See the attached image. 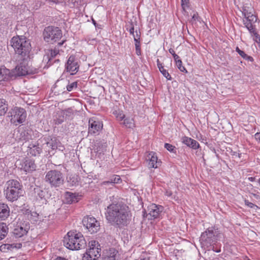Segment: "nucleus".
Listing matches in <instances>:
<instances>
[{"label":"nucleus","instance_id":"f257e3e1","mask_svg":"<svg viewBox=\"0 0 260 260\" xmlns=\"http://www.w3.org/2000/svg\"><path fill=\"white\" fill-rule=\"evenodd\" d=\"M105 216L108 222L114 226L121 228L130 222L132 214L128 206L118 202L113 203L107 207Z\"/></svg>","mask_w":260,"mask_h":260},{"label":"nucleus","instance_id":"f03ea898","mask_svg":"<svg viewBox=\"0 0 260 260\" xmlns=\"http://www.w3.org/2000/svg\"><path fill=\"white\" fill-rule=\"evenodd\" d=\"M4 192L7 200L13 202L23 196V189L18 181L11 179L6 182Z\"/></svg>","mask_w":260,"mask_h":260},{"label":"nucleus","instance_id":"7ed1b4c3","mask_svg":"<svg viewBox=\"0 0 260 260\" xmlns=\"http://www.w3.org/2000/svg\"><path fill=\"white\" fill-rule=\"evenodd\" d=\"M63 243L68 249L74 250L84 248L86 245V242L81 233L70 231L64 237Z\"/></svg>","mask_w":260,"mask_h":260},{"label":"nucleus","instance_id":"20e7f679","mask_svg":"<svg viewBox=\"0 0 260 260\" xmlns=\"http://www.w3.org/2000/svg\"><path fill=\"white\" fill-rule=\"evenodd\" d=\"M220 231L215 227H210L202 233L200 241L201 244L208 247L215 244L221 237Z\"/></svg>","mask_w":260,"mask_h":260},{"label":"nucleus","instance_id":"39448f33","mask_svg":"<svg viewBox=\"0 0 260 260\" xmlns=\"http://www.w3.org/2000/svg\"><path fill=\"white\" fill-rule=\"evenodd\" d=\"M11 43L15 52L19 55L24 56L29 52L30 43L23 36L13 37Z\"/></svg>","mask_w":260,"mask_h":260},{"label":"nucleus","instance_id":"423d86ee","mask_svg":"<svg viewBox=\"0 0 260 260\" xmlns=\"http://www.w3.org/2000/svg\"><path fill=\"white\" fill-rule=\"evenodd\" d=\"M45 181L51 187H59L63 184L64 178L62 173L58 170H52L46 173Z\"/></svg>","mask_w":260,"mask_h":260},{"label":"nucleus","instance_id":"0eeeda50","mask_svg":"<svg viewBox=\"0 0 260 260\" xmlns=\"http://www.w3.org/2000/svg\"><path fill=\"white\" fill-rule=\"evenodd\" d=\"M62 36V31L57 27L48 26L43 31L44 40L51 44L59 41Z\"/></svg>","mask_w":260,"mask_h":260},{"label":"nucleus","instance_id":"6e6552de","mask_svg":"<svg viewBox=\"0 0 260 260\" xmlns=\"http://www.w3.org/2000/svg\"><path fill=\"white\" fill-rule=\"evenodd\" d=\"M9 116L11 118V122L17 125L25 120L26 113L23 108L15 107L9 112Z\"/></svg>","mask_w":260,"mask_h":260},{"label":"nucleus","instance_id":"1a4fd4ad","mask_svg":"<svg viewBox=\"0 0 260 260\" xmlns=\"http://www.w3.org/2000/svg\"><path fill=\"white\" fill-rule=\"evenodd\" d=\"M82 222L91 234L96 233L100 230V222L93 217H85Z\"/></svg>","mask_w":260,"mask_h":260},{"label":"nucleus","instance_id":"9d476101","mask_svg":"<svg viewBox=\"0 0 260 260\" xmlns=\"http://www.w3.org/2000/svg\"><path fill=\"white\" fill-rule=\"evenodd\" d=\"M17 163L18 168L25 172H30L35 170L36 168L34 160L29 158L17 161Z\"/></svg>","mask_w":260,"mask_h":260},{"label":"nucleus","instance_id":"9b49d317","mask_svg":"<svg viewBox=\"0 0 260 260\" xmlns=\"http://www.w3.org/2000/svg\"><path fill=\"white\" fill-rule=\"evenodd\" d=\"M79 67L75 56L73 55L70 56L66 64L67 71L70 72L71 75H75L78 72Z\"/></svg>","mask_w":260,"mask_h":260},{"label":"nucleus","instance_id":"f8f14e48","mask_svg":"<svg viewBox=\"0 0 260 260\" xmlns=\"http://www.w3.org/2000/svg\"><path fill=\"white\" fill-rule=\"evenodd\" d=\"M88 133L91 135L96 134L103 128V123L100 121L95 120L94 118L89 120Z\"/></svg>","mask_w":260,"mask_h":260},{"label":"nucleus","instance_id":"ddd939ff","mask_svg":"<svg viewBox=\"0 0 260 260\" xmlns=\"http://www.w3.org/2000/svg\"><path fill=\"white\" fill-rule=\"evenodd\" d=\"M163 209L164 207L161 206L151 204L147 207L148 215L153 219L158 218Z\"/></svg>","mask_w":260,"mask_h":260},{"label":"nucleus","instance_id":"4468645a","mask_svg":"<svg viewBox=\"0 0 260 260\" xmlns=\"http://www.w3.org/2000/svg\"><path fill=\"white\" fill-rule=\"evenodd\" d=\"M101 256V248L88 249L83 256V260H98Z\"/></svg>","mask_w":260,"mask_h":260},{"label":"nucleus","instance_id":"2eb2a0df","mask_svg":"<svg viewBox=\"0 0 260 260\" xmlns=\"http://www.w3.org/2000/svg\"><path fill=\"white\" fill-rule=\"evenodd\" d=\"M257 21V18L253 14L244 17L243 22L245 26L248 29L251 33L255 32L254 23Z\"/></svg>","mask_w":260,"mask_h":260},{"label":"nucleus","instance_id":"dca6fc26","mask_svg":"<svg viewBox=\"0 0 260 260\" xmlns=\"http://www.w3.org/2000/svg\"><path fill=\"white\" fill-rule=\"evenodd\" d=\"M0 78L4 81H9L15 78V73L13 70L10 71L4 66L0 67Z\"/></svg>","mask_w":260,"mask_h":260},{"label":"nucleus","instance_id":"f3484780","mask_svg":"<svg viewBox=\"0 0 260 260\" xmlns=\"http://www.w3.org/2000/svg\"><path fill=\"white\" fill-rule=\"evenodd\" d=\"M181 141L184 144L193 149H197L200 147L199 143L196 140L186 136L183 137Z\"/></svg>","mask_w":260,"mask_h":260},{"label":"nucleus","instance_id":"a211bd4d","mask_svg":"<svg viewBox=\"0 0 260 260\" xmlns=\"http://www.w3.org/2000/svg\"><path fill=\"white\" fill-rule=\"evenodd\" d=\"M27 152L31 156H37L40 154L42 148H40L37 142L31 143L28 146Z\"/></svg>","mask_w":260,"mask_h":260},{"label":"nucleus","instance_id":"6ab92c4d","mask_svg":"<svg viewBox=\"0 0 260 260\" xmlns=\"http://www.w3.org/2000/svg\"><path fill=\"white\" fill-rule=\"evenodd\" d=\"M148 159L149 160L148 166L151 168H157L159 165L160 162L158 161L156 153L150 152L148 155Z\"/></svg>","mask_w":260,"mask_h":260},{"label":"nucleus","instance_id":"aec40b11","mask_svg":"<svg viewBox=\"0 0 260 260\" xmlns=\"http://www.w3.org/2000/svg\"><path fill=\"white\" fill-rule=\"evenodd\" d=\"M20 243L4 244L0 246V250L3 252H8L14 248L19 249L21 247Z\"/></svg>","mask_w":260,"mask_h":260},{"label":"nucleus","instance_id":"412c9836","mask_svg":"<svg viewBox=\"0 0 260 260\" xmlns=\"http://www.w3.org/2000/svg\"><path fill=\"white\" fill-rule=\"evenodd\" d=\"M13 72L15 73V78L17 76H24L27 74V68L22 63L17 66Z\"/></svg>","mask_w":260,"mask_h":260},{"label":"nucleus","instance_id":"4be33fe9","mask_svg":"<svg viewBox=\"0 0 260 260\" xmlns=\"http://www.w3.org/2000/svg\"><path fill=\"white\" fill-rule=\"evenodd\" d=\"M10 215V209L7 204L0 203V219L5 220Z\"/></svg>","mask_w":260,"mask_h":260},{"label":"nucleus","instance_id":"5701e85b","mask_svg":"<svg viewBox=\"0 0 260 260\" xmlns=\"http://www.w3.org/2000/svg\"><path fill=\"white\" fill-rule=\"evenodd\" d=\"M64 197L66 202L68 204H72L78 201V196L70 192H66Z\"/></svg>","mask_w":260,"mask_h":260},{"label":"nucleus","instance_id":"b1692460","mask_svg":"<svg viewBox=\"0 0 260 260\" xmlns=\"http://www.w3.org/2000/svg\"><path fill=\"white\" fill-rule=\"evenodd\" d=\"M60 143L57 141L56 138H53L50 141L47 142V146L52 150L57 148H59V149L60 150L61 149L59 148L60 147Z\"/></svg>","mask_w":260,"mask_h":260},{"label":"nucleus","instance_id":"393cba45","mask_svg":"<svg viewBox=\"0 0 260 260\" xmlns=\"http://www.w3.org/2000/svg\"><path fill=\"white\" fill-rule=\"evenodd\" d=\"M9 228L6 223L0 222V240L3 239L8 234Z\"/></svg>","mask_w":260,"mask_h":260},{"label":"nucleus","instance_id":"a878e982","mask_svg":"<svg viewBox=\"0 0 260 260\" xmlns=\"http://www.w3.org/2000/svg\"><path fill=\"white\" fill-rule=\"evenodd\" d=\"M27 231L22 226L16 228L13 232L14 234L16 237H21L26 234Z\"/></svg>","mask_w":260,"mask_h":260},{"label":"nucleus","instance_id":"bb28decb","mask_svg":"<svg viewBox=\"0 0 260 260\" xmlns=\"http://www.w3.org/2000/svg\"><path fill=\"white\" fill-rule=\"evenodd\" d=\"M5 103V100L0 99V116L5 115L8 110L7 105Z\"/></svg>","mask_w":260,"mask_h":260},{"label":"nucleus","instance_id":"cd10ccee","mask_svg":"<svg viewBox=\"0 0 260 260\" xmlns=\"http://www.w3.org/2000/svg\"><path fill=\"white\" fill-rule=\"evenodd\" d=\"M123 124L128 128H133L135 126L134 119L133 118L127 117L124 118Z\"/></svg>","mask_w":260,"mask_h":260},{"label":"nucleus","instance_id":"c85d7f7f","mask_svg":"<svg viewBox=\"0 0 260 260\" xmlns=\"http://www.w3.org/2000/svg\"><path fill=\"white\" fill-rule=\"evenodd\" d=\"M242 14L244 17L253 14L252 10L250 7L244 6L242 8Z\"/></svg>","mask_w":260,"mask_h":260},{"label":"nucleus","instance_id":"c756f323","mask_svg":"<svg viewBox=\"0 0 260 260\" xmlns=\"http://www.w3.org/2000/svg\"><path fill=\"white\" fill-rule=\"evenodd\" d=\"M113 114L116 116L117 119L119 121H122L125 118L124 114L122 113V111H115L113 112Z\"/></svg>","mask_w":260,"mask_h":260},{"label":"nucleus","instance_id":"7c9ffc66","mask_svg":"<svg viewBox=\"0 0 260 260\" xmlns=\"http://www.w3.org/2000/svg\"><path fill=\"white\" fill-rule=\"evenodd\" d=\"M121 181L119 176L114 175L110 178L111 184L113 185L115 183H119Z\"/></svg>","mask_w":260,"mask_h":260},{"label":"nucleus","instance_id":"2f4dec72","mask_svg":"<svg viewBox=\"0 0 260 260\" xmlns=\"http://www.w3.org/2000/svg\"><path fill=\"white\" fill-rule=\"evenodd\" d=\"M49 52L50 58H54L59 54V50L58 48H55L49 50ZM49 60L51 61V58H49Z\"/></svg>","mask_w":260,"mask_h":260},{"label":"nucleus","instance_id":"473e14b6","mask_svg":"<svg viewBox=\"0 0 260 260\" xmlns=\"http://www.w3.org/2000/svg\"><path fill=\"white\" fill-rule=\"evenodd\" d=\"M27 217L30 220H32L34 221L38 220V214L35 212H28Z\"/></svg>","mask_w":260,"mask_h":260},{"label":"nucleus","instance_id":"72a5a7b5","mask_svg":"<svg viewBox=\"0 0 260 260\" xmlns=\"http://www.w3.org/2000/svg\"><path fill=\"white\" fill-rule=\"evenodd\" d=\"M164 146L165 148L167 149L169 151L176 153V148L174 146L169 143H165Z\"/></svg>","mask_w":260,"mask_h":260},{"label":"nucleus","instance_id":"f704fd0d","mask_svg":"<svg viewBox=\"0 0 260 260\" xmlns=\"http://www.w3.org/2000/svg\"><path fill=\"white\" fill-rule=\"evenodd\" d=\"M77 82H74L67 86V89L68 91H71L77 88Z\"/></svg>","mask_w":260,"mask_h":260},{"label":"nucleus","instance_id":"c9c22d12","mask_svg":"<svg viewBox=\"0 0 260 260\" xmlns=\"http://www.w3.org/2000/svg\"><path fill=\"white\" fill-rule=\"evenodd\" d=\"M100 245L98 242L96 241H91L89 242V248L88 249H94V248L100 247Z\"/></svg>","mask_w":260,"mask_h":260},{"label":"nucleus","instance_id":"e433bc0d","mask_svg":"<svg viewBox=\"0 0 260 260\" xmlns=\"http://www.w3.org/2000/svg\"><path fill=\"white\" fill-rule=\"evenodd\" d=\"M176 66L181 72L187 73V71L186 69L182 66V62L181 60H177Z\"/></svg>","mask_w":260,"mask_h":260},{"label":"nucleus","instance_id":"4c0bfd02","mask_svg":"<svg viewBox=\"0 0 260 260\" xmlns=\"http://www.w3.org/2000/svg\"><path fill=\"white\" fill-rule=\"evenodd\" d=\"M159 71L163 75V76L165 78H166L168 80H171L172 77H171V75L169 74L168 72L166 69L163 68L162 69L160 70Z\"/></svg>","mask_w":260,"mask_h":260},{"label":"nucleus","instance_id":"58836bf2","mask_svg":"<svg viewBox=\"0 0 260 260\" xmlns=\"http://www.w3.org/2000/svg\"><path fill=\"white\" fill-rule=\"evenodd\" d=\"M244 202H245V204L250 208H254L255 207H256V208H258L257 206L249 202L248 200H245L244 201Z\"/></svg>","mask_w":260,"mask_h":260},{"label":"nucleus","instance_id":"ea45409f","mask_svg":"<svg viewBox=\"0 0 260 260\" xmlns=\"http://www.w3.org/2000/svg\"><path fill=\"white\" fill-rule=\"evenodd\" d=\"M133 37H134V41L140 40V31H139L137 30H136L135 31V34L134 33V35H133Z\"/></svg>","mask_w":260,"mask_h":260},{"label":"nucleus","instance_id":"a19ab883","mask_svg":"<svg viewBox=\"0 0 260 260\" xmlns=\"http://www.w3.org/2000/svg\"><path fill=\"white\" fill-rule=\"evenodd\" d=\"M236 51L238 53V54L243 58L245 56L246 54L243 51L240 50L238 47L236 48Z\"/></svg>","mask_w":260,"mask_h":260},{"label":"nucleus","instance_id":"79ce46f5","mask_svg":"<svg viewBox=\"0 0 260 260\" xmlns=\"http://www.w3.org/2000/svg\"><path fill=\"white\" fill-rule=\"evenodd\" d=\"M103 260H116L115 256L114 255L106 256L103 258Z\"/></svg>","mask_w":260,"mask_h":260},{"label":"nucleus","instance_id":"37998d69","mask_svg":"<svg viewBox=\"0 0 260 260\" xmlns=\"http://www.w3.org/2000/svg\"><path fill=\"white\" fill-rule=\"evenodd\" d=\"M188 2L189 0H181V5L183 9H184L185 7L188 6Z\"/></svg>","mask_w":260,"mask_h":260},{"label":"nucleus","instance_id":"c03bdc74","mask_svg":"<svg viewBox=\"0 0 260 260\" xmlns=\"http://www.w3.org/2000/svg\"><path fill=\"white\" fill-rule=\"evenodd\" d=\"M49 5H53L58 3V0H45Z\"/></svg>","mask_w":260,"mask_h":260},{"label":"nucleus","instance_id":"a18cd8bd","mask_svg":"<svg viewBox=\"0 0 260 260\" xmlns=\"http://www.w3.org/2000/svg\"><path fill=\"white\" fill-rule=\"evenodd\" d=\"M136 53L137 55L140 56L141 54V46L136 47Z\"/></svg>","mask_w":260,"mask_h":260},{"label":"nucleus","instance_id":"49530a36","mask_svg":"<svg viewBox=\"0 0 260 260\" xmlns=\"http://www.w3.org/2000/svg\"><path fill=\"white\" fill-rule=\"evenodd\" d=\"M157 66L158 68L159 69V70H161L163 68H164L162 63L159 61L158 59H157Z\"/></svg>","mask_w":260,"mask_h":260},{"label":"nucleus","instance_id":"de8ad7c7","mask_svg":"<svg viewBox=\"0 0 260 260\" xmlns=\"http://www.w3.org/2000/svg\"><path fill=\"white\" fill-rule=\"evenodd\" d=\"M243 58L251 62L253 61V58L251 56L247 55V54L245 55V56H244Z\"/></svg>","mask_w":260,"mask_h":260},{"label":"nucleus","instance_id":"09e8293b","mask_svg":"<svg viewBox=\"0 0 260 260\" xmlns=\"http://www.w3.org/2000/svg\"><path fill=\"white\" fill-rule=\"evenodd\" d=\"M254 137L255 139L258 141V142L260 144V133H256L254 135Z\"/></svg>","mask_w":260,"mask_h":260},{"label":"nucleus","instance_id":"8fccbe9b","mask_svg":"<svg viewBox=\"0 0 260 260\" xmlns=\"http://www.w3.org/2000/svg\"><path fill=\"white\" fill-rule=\"evenodd\" d=\"M73 178L74 179V180L73 181V183H72V185H76V184L78 183V176H76V177H73Z\"/></svg>","mask_w":260,"mask_h":260},{"label":"nucleus","instance_id":"3c124183","mask_svg":"<svg viewBox=\"0 0 260 260\" xmlns=\"http://www.w3.org/2000/svg\"><path fill=\"white\" fill-rule=\"evenodd\" d=\"M131 25H132V26L129 29V32L131 35H133L135 33L134 27L132 24H131Z\"/></svg>","mask_w":260,"mask_h":260},{"label":"nucleus","instance_id":"603ef678","mask_svg":"<svg viewBox=\"0 0 260 260\" xmlns=\"http://www.w3.org/2000/svg\"><path fill=\"white\" fill-rule=\"evenodd\" d=\"M110 181V179L108 181H103L102 183V185H107L111 184V182Z\"/></svg>","mask_w":260,"mask_h":260},{"label":"nucleus","instance_id":"864d4df0","mask_svg":"<svg viewBox=\"0 0 260 260\" xmlns=\"http://www.w3.org/2000/svg\"><path fill=\"white\" fill-rule=\"evenodd\" d=\"M135 41V47L141 46L140 40H136V41Z\"/></svg>","mask_w":260,"mask_h":260},{"label":"nucleus","instance_id":"5fc2aeb1","mask_svg":"<svg viewBox=\"0 0 260 260\" xmlns=\"http://www.w3.org/2000/svg\"><path fill=\"white\" fill-rule=\"evenodd\" d=\"M169 52L173 55V56H174V55H175L176 54L175 53V51L174 50V49H172V48H170L169 50Z\"/></svg>","mask_w":260,"mask_h":260},{"label":"nucleus","instance_id":"6e6d98bb","mask_svg":"<svg viewBox=\"0 0 260 260\" xmlns=\"http://www.w3.org/2000/svg\"><path fill=\"white\" fill-rule=\"evenodd\" d=\"M173 58H174V60H175L176 63L177 62V60H181V59H179V56L177 54H176L175 55H174L173 56Z\"/></svg>","mask_w":260,"mask_h":260},{"label":"nucleus","instance_id":"4d7b16f0","mask_svg":"<svg viewBox=\"0 0 260 260\" xmlns=\"http://www.w3.org/2000/svg\"><path fill=\"white\" fill-rule=\"evenodd\" d=\"M172 193L171 191H168V190H167L165 192V195L168 196V197H170L171 196Z\"/></svg>","mask_w":260,"mask_h":260},{"label":"nucleus","instance_id":"13d9d810","mask_svg":"<svg viewBox=\"0 0 260 260\" xmlns=\"http://www.w3.org/2000/svg\"><path fill=\"white\" fill-rule=\"evenodd\" d=\"M234 155H235L236 156H237L239 158H240L241 154V153H237L236 152H234Z\"/></svg>","mask_w":260,"mask_h":260},{"label":"nucleus","instance_id":"bf43d9fd","mask_svg":"<svg viewBox=\"0 0 260 260\" xmlns=\"http://www.w3.org/2000/svg\"><path fill=\"white\" fill-rule=\"evenodd\" d=\"M65 41H66V40H63V41H62V42L58 43V45L59 46H61L65 42Z\"/></svg>","mask_w":260,"mask_h":260},{"label":"nucleus","instance_id":"052dcab7","mask_svg":"<svg viewBox=\"0 0 260 260\" xmlns=\"http://www.w3.org/2000/svg\"><path fill=\"white\" fill-rule=\"evenodd\" d=\"M56 260H68V259H67L64 258H62V257H59L57 258Z\"/></svg>","mask_w":260,"mask_h":260},{"label":"nucleus","instance_id":"680f3d73","mask_svg":"<svg viewBox=\"0 0 260 260\" xmlns=\"http://www.w3.org/2000/svg\"><path fill=\"white\" fill-rule=\"evenodd\" d=\"M92 23H93V24L94 25V26H95V27H96V21H95L94 20H93V19H92Z\"/></svg>","mask_w":260,"mask_h":260},{"label":"nucleus","instance_id":"e2e57ef3","mask_svg":"<svg viewBox=\"0 0 260 260\" xmlns=\"http://www.w3.org/2000/svg\"><path fill=\"white\" fill-rule=\"evenodd\" d=\"M62 122V120H60V121H56V124H60L61 123V122Z\"/></svg>","mask_w":260,"mask_h":260},{"label":"nucleus","instance_id":"0e129e2a","mask_svg":"<svg viewBox=\"0 0 260 260\" xmlns=\"http://www.w3.org/2000/svg\"><path fill=\"white\" fill-rule=\"evenodd\" d=\"M216 252H220V250L217 249V250H214Z\"/></svg>","mask_w":260,"mask_h":260},{"label":"nucleus","instance_id":"69168bd1","mask_svg":"<svg viewBox=\"0 0 260 260\" xmlns=\"http://www.w3.org/2000/svg\"><path fill=\"white\" fill-rule=\"evenodd\" d=\"M196 17V15L194 14L193 16H192V18L195 19Z\"/></svg>","mask_w":260,"mask_h":260},{"label":"nucleus","instance_id":"338daca9","mask_svg":"<svg viewBox=\"0 0 260 260\" xmlns=\"http://www.w3.org/2000/svg\"><path fill=\"white\" fill-rule=\"evenodd\" d=\"M249 179H250L251 181H252L253 180V178H252V177L249 178Z\"/></svg>","mask_w":260,"mask_h":260},{"label":"nucleus","instance_id":"774afa93","mask_svg":"<svg viewBox=\"0 0 260 260\" xmlns=\"http://www.w3.org/2000/svg\"><path fill=\"white\" fill-rule=\"evenodd\" d=\"M258 182L259 183H260V178L258 179Z\"/></svg>","mask_w":260,"mask_h":260}]
</instances>
